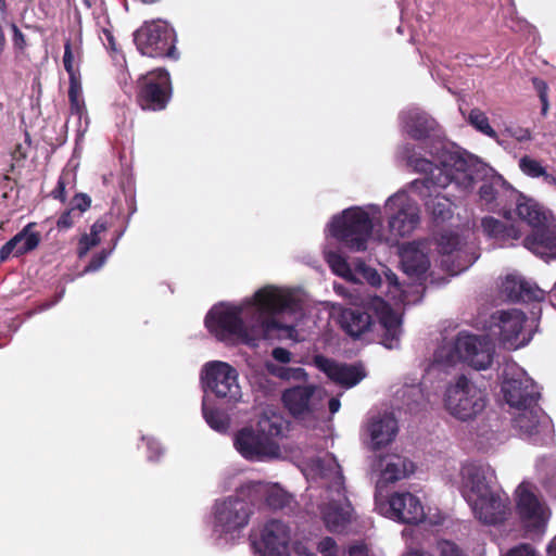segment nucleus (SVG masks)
Returning a JSON list of instances; mask_svg holds the SVG:
<instances>
[{"instance_id": "obj_14", "label": "nucleus", "mask_w": 556, "mask_h": 556, "mask_svg": "<svg viewBox=\"0 0 556 556\" xmlns=\"http://www.w3.org/2000/svg\"><path fill=\"white\" fill-rule=\"evenodd\" d=\"M375 504L379 514L397 522L428 521L430 525H440L443 521V516L440 513L433 516L426 515L419 497L407 491L395 492L388 501H382L380 495L376 494Z\"/></svg>"}, {"instance_id": "obj_18", "label": "nucleus", "mask_w": 556, "mask_h": 556, "mask_svg": "<svg viewBox=\"0 0 556 556\" xmlns=\"http://www.w3.org/2000/svg\"><path fill=\"white\" fill-rule=\"evenodd\" d=\"M172 98L169 74L164 68L153 70L138 79V103L143 110L161 111Z\"/></svg>"}, {"instance_id": "obj_47", "label": "nucleus", "mask_w": 556, "mask_h": 556, "mask_svg": "<svg viewBox=\"0 0 556 556\" xmlns=\"http://www.w3.org/2000/svg\"><path fill=\"white\" fill-rule=\"evenodd\" d=\"M440 556H464L459 547L451 541H441L438 543Z\"/></svg>"}, {"instance_id": "obj_7", "label": "nucleus", "mask_w": 556, "mask_h": 556, "mask_svg": "<svg viewBox=\"0 0 556 556\" xmlns=\"http://www.w3.org/2000/svg\"><path fill=\"white\" fill-rule=\"evenodd\" d=\"M502 393L506 403L517 410L514 417L516 428L528 429L529 418L536 417L539 431L548 434L551 418L538 406V387L526 370L516 362L507 359L502 368Z\"/></svg>"}, {"instance_id": "obj_49", "label": "nucleus", "mask_w": 556, "mask_h": 556, "mask_svg": "<svg viewBox=\"0 0 556 556\" xmlns=\"http://www.w3.org/2000/svg\"><path fill=\"white\" fill-rule=\"evenodd\" d=\"M271 356L276 362H278L282 365L289 364L292 358L291 352H289L288 350H286L283 348H275L271 352Z\"/></svg>"}, {"instance_id": "obj_24", "label": "nucleus", "mask_w": 556, "mask_h": 556, "mask_svg": "<svg viewBox=\"0 0 556 556\" xmlns=\"http://www.w3.org/2000/svg\"><path fill=\"white\" fill-rule=\"evenodd\" d=\"M324 255L331 270L348 281L356 283L364 279L372 287L381 283L377 270L367 266L362 260L354 261L352 267L341 254L329 250L328 247L325 248Z\"/></svg>"}, {"instance_id": "obj_43", "label": "nucleus", "mask_w": 556, "mask_h": 556, "mask_svg": "<svg viewBox=\"0 0 556 556\" xmlns=\"http://www.w3.org/2000/svg\"><path fill=\"white\" fill-rule=\"evenodd\" d=\"M500 438L493 429L482 428L477 433L476 444L479 450L489 451L498 444Z\"/></svg>"}, {"instance_id": "obj_63", "label": "nucleus", "mask_w": 556, "mask_h": 556, "mask_svg": "<svg viewBox=\"0 0 556 556\" xmlns=\"http://www.w3.org/2000/svg\"><path fill=\"white\" fill-rule=\"evenodd\" d=\"M334 290L340 294H345V289L342 286H334Z\"/></svg>"}, {"instance_id": "obj_46", "label": "nucleus", "mask_w": 556, "mask_h": 556, "mask_svg": "<svg viewBox=\"0 0 556 556\" xmlns=\"http://www.w3.org/2000/svg\"><path fill=\"white\" fill-rule=\"evenodd\" d=\"M113 249L106 251V250H103L101 251L100 253H98L97 255H94L91 260V262L86 266L85 268V273H91V271H96L98 269H100L103 264L106 262L108 257L110 256V254L112 253Z\"/></svg>"}, {"instance_id": "obj_55", "label": "nucleus", "mask_w": 556, "mask_h": 556, "mask_svg": "<svg viewBox=\"0 0 556 556\" xmlns=\"http://www.w3.org/2000/svg\"><path fill=\"white\" fill-rule=\"evenodd\" d=\"M64 190H65V175H62L58 181L56 188L53 191V197L55 199L64 201L65 200Z\"/></svg>"}, {"instance_id": "obj_41", "label": "nucleus", "mask_w": 556, "mask_h": 556, "mask_svg": "<svg viewBox=\"0 0 556 556\" xmlns=\"http://www.w3.org/2000/svg\"><path fill=\"white\" fill-rule=\"evenodd\" d=\"M386 282L388 285V296L395 304H407L409 300L406 298L405 292L399 285L397 277L391 270L384 273Z\"/></svg>"}, {"instance_id": "obj_40", "label": "nucleus", "mask_w": 556, "mask_h": 556, "mask_svg": "<svg viewBox=\"0 0 556 556\" xmlns=\"http://www.w3.org/2000/svg\"><path fill=\"white\" fill-rule=\"evenodd\" d=\"M468 122L475 129H477L481 134L493 139L497 138L496 131L491 127L489 123L488 116L481 110L472 109L468 115Z\"/></svg>"}, {"instance_id": "obj_13", "label": "nucleus", "mask_w": 556, "mask_h": 556, "mask_svg": "<svg viewBox=\"0 0 556 556\" xmlns=\"http://www.w3.org/2000/svg\"><path fill=\"white\" fill-rule=\"evenodd\" d=\"M437 245L441 254V265L455 276L471 266L479 257L475 250V236L469 229L462 235L458 231H444Z\"/></svg>"}, {"instance_id": "obj_61", "label": "nucleus", "mask_w": 556, "mask_h": 556, "mask_svg": "<svg viewBox=\"0 0 556 556\" xmlns=\"http://www.w3.org/2000/svg\"><path fill=\"white\" fill-rule=\"evenodd\" d=\"M540 100L542 102V114L545 115L547 113V110H548V99H547V96L544 97V98H541Z\"/></svg>"}, {"instance_id": "obj_50", "label": "nucleus", "mask_w": 556, "mask_h": 556, "mask_svg": "<svg viewBox=\"0 0 556 556\" xmlns=\"http://www.w3.org/2000/svg\"><path fill=\"white\" fill-rule=\"evenodd\" d=\"M288 368V366L282 364H275L273 362L266 363V369L268 370V372L282 380H285L286 378Z\"/></svg>"}, {"instance_id": "obj_25", "label": "nucleus", "mask_w": 556, "mask_h": 556, "mask_svg": "<svg viewBox=\"0 0 556 556\" xmlns=\"http://www.w3.org/2000/svg\"><path fill=\"white\" fill-rule=\"evenodd\" d=\"M400 127L404 134L415 140L438 136V123L426 111L417 106L403 110L399 116Z\"/></svg>"}, {"instance_id": "obj_48", "label": "nucleus", "mask_w": 556, "mask_h": 556, "mask_svg": "<svg viewBox=\"0 0 556 556\" xmlns=\"http://www.w3.org/2000/svg\"><path fill=\"white\" fill-rule=\"evenodd\" d=\"M307 374L301 367H289L285 380L288 381H306Z\"/></svg>"}, {"instance_id": "obj_56", "label": "nucleus", "mask_w": 556, "mask_h": 556, "mask_svg": "<svg viewBox=\"0 0 556 556\" xmlns=\"http://www.w3.org/2000/svg\"><path fill=\"white\" fill-rule=\"evenodd\" d=\"M533 86L539 92L540 99L547 96V85L544 80L540 78H533Z\"/></svg>"}, {"instance_id": "obj_34", "label": "nucleus", "mask_w": 556, "mask_h": 556, "mask_svg": "<svg viewBox=\"0 0 556 556\" xmlns=\"http://www.w3.org/2000/svg\"><path fill=\"white\" fill-rule=\"evenodd\" d=\"M106 230V224L103 220H97L90 228L89 233L80 237L78 243V256L84 257L87 253L98 245L101 241V235Z\"/></svg>"}, {"instance_id": "obj_8", "label": "nucleus", "mask_w": 556, "mask_h": 556, "mask_svg": "<svg viewBox=\"0 0 556 556\" xmlns=\"http://www.w3.org/2000/svg\"><path fill=\"white\" fill-rule=\"evenodd\" d=\"M381 207L369 204L365 207H349L329 222L326 232L351 251H365L374 222L380 219Z\"/></svg>"}, {"instance_id": "obj_36", "label": "nucleus", "mask_w": 556, "mask_h": 556, "mask_svg": "<svg viewBox=\"0 0 556 556\" xmlns=\"http://www.w3.org/2000/svg\"><path fill=\"white\" fill-rule=\"evenodd\" d=\"M396 397L412 409L413 404H419L424 401L425 394L419 383H404L403 387L396 391Z\"/></svg>"}, {"instance_id": "obj_37", "label": "nucleus", "mask_w": 556, "mask_h": 556, "mask_svg": "<svg viewBox=\"0 0 556 556\" xmlns=\"http://www.w3.org/2000/svg\"><path fill=\"white\" fill-rule=\"evenodd\" d=\"M68 78H70L68 98H70V103H71V110L73 113H76L80 116L85 109V103H84V98H83V88H81V83H80V75L68 76Z\"/></svg>"}, {"instance_id": "obj_60", "label": "nucleus", "mask_w": 556, "mask_h": 556, "mask_svg": "<svg viewBox=\"0 0 556 556\" xmlns=\"http://www.w3.org/2000/svg\"><path fill=\"white\" fill-rule=\"evenodd\" d=\"M547 556H556V536L552 540L547 547Z\"/></svg>"}, {"instance_id": "obj_45", "label": "nucleus", "mask_w": 556, "mask_h": 556, "mask_svg": "<svg viewBox=\"0 0 556 556\" xmlns=\"http://www.w3.org/2000/svg\"><path fill=\"white\" fill-rule=\"evenodd\" d=\"M317 551L320 553L321 556H338L339 555V547L337 545V542L330 536L323 538L318 542Z\"/></svg>"}, {"instance_id": "obj_29", "label": "nucleus", "mask_w": 556, "mask_h": 556, "mask_svg": "<svg viewBox=\"0 0 556 556\" xmlns=\"http://www.w3.org/2000/svg\"><path fill=\"white\" fill-rule=\"evenodd\" d=\"M516 213L518 217L527 223L532 230L546 226L553 220L549 211L544 208L539 202L521 194H516Z\"/></svg>"}, {"instance_id": "obj_26", "label": "nucleus", "mask_w": 556, "mask_h": 556, "mask_svg": "<svg viewBox=\"0 0 556 556\" xmlns=\"http://www.w3.org/2000/svg\"><path fill=\"white\" fill-rule=\"evenodd\" d=\"M240 494L252 504L264 502L268 507L278 509L285 507L290 496L277 483L251 481L240 488Z\"/></svg>"}, {"instance_id": "obj_5", "label": "nucleus", "mask_w": 556, "mask_h": 556, "mask_svg": "<svg viewBox=\"0 0 556 556\" xmlns=\"http://www.w3.org/2000/svg\"><path fill=\"white\" fill-rule=\"evenodd\" d=\"M455 484L482 523L497 525L509 516V497L496 483L495 472L490 465L475 462L464 464Z\"/></svg>"}, {"instance_id": "obj_19", "label": "nucleus", "mask_w": 556, "mask_h": 556, "mask_svg": "<svg viewBox=\"0 0 556 556\" xmlns=\"http://www.w3.org/2000/svg\"><path fill=\"white\" fill-rule=\"evenodd\" d=\"M517 509L529 529L541 531L549 519V509L538 496L536 489L529 482H522L516 489Z\"/></svg>"}, {"instance_id": "obj_59", "label": "nucleus", "mask_w": 556, "mask_h": 556, "mask_svg": "<svg viewBox=\"0 0 556 556\" xmlns=\"http://www.w3.org/2000/svg\"><path fill=\"white\" fill-rule=\"evenodd\" d=\"M403 556H431L429 553H426L420 549H412L407 553H405Z\"/></svg>"}, {"instance_id": "obj_12", "label": "nucleus", "mask_w": 556, "mask_h": 556, "mask_svg": "<svg viewBox=\"0 0 556 556\" xmlns=\"http://www.w3.org/2000/svg\"><path fill=\"white\" fill-rule=\"evenodd\" d=\"M486 406L485 393L465 376L451 383L444 394L446 412L459 421L477 418Z\"/></svg>"}, {"instance_id": "obj_57", "label": "nucleus", "mask_w": 556, "mask_h": 556, "mask_svg": "<svg viewBox=\"0 0 556 556\" xmlns=\"http://www.w3.org/2000/svg\"><path fill=\"white\" fill-rule=\"evenodd\" d=\"M326 402L328 403L329 413L331 415H333L337 412H339V409L341 407V403H340V400L338 397H330V399L327 397Z\"/></svg>"}, {"instance_id": "obj_11", "label": "nucleus", "mask_w": 556, "mask_h": 556, "mask_svg": "<svg viewBox=\"0 0 556 556\" xmlns=\"http://www.w3.org/2000/svg\"><path fill=\"white\" fill-rule=\"evenodd\" d=\"M245 496L240 492L215 502L212 510L213 533L225 542H231L240 536L248 526L251 509Z\"/></svg>"}, {"instance_id": "obj_31", "label": "nucleus", "mask_w": 556, "mask_h": 556, "mask_svg": "<svg viewBox=\"0 0 556 556\" xmlns=\"http://www.w3.org/2000/svg\"><path fill=\"white\" fill-rule=\"evenodd\" d=\"M413 182L414 181H412L410 184H413ZM429 187H430L429 189H422L424 192L426 193V195H424V198H430L434 193H437V194L434 195V198L432 200H429L426 202V206H427L428 211L432 214V216L437 220L444 222V220L448 219L452 216L451 200L447 199L446 197H441L438 193V190H440L441 188L433 187L431 184H429ZM409 188L412 191L416 192L419 197L422 198V195L419 193V191L417 189L413 188L412 185H409Z\"/></svg>"}, {"instance_id": "obj_44", "label": "nucleus", "mask_w": 556, "mask_h": 556, "mask_svg": "<svg viewBox=\"0 0 556 556\" xmlns=\"http://www.w3.org/2000/svg\"><path fill=\"white\" fill-rule=\"evenodd\" d=\"M142 442L146 443L147 446V458L149 462H159L160 458L164 455V447L162 444L154 439L153 437L142 435Z\"/></svg>"}, {"instance_id": "obj_22", "label": "nucleus", "mask_w": 556, "mask_h": 556, "mask_svg": "<svg viewBox=\"0 0 556 556\" xmlns=\"http://www.w3.org/2000/svg\"><path fill=\"white\" fill-rule=\"evenodd\" d=\"M430 245L427 241H412L400 248L402 270L412 280L422 282L430 268Z\"/></svg>"}, {"instance_id": "obj_3", "label": "nucleus", "mask_w": 556, "mask_h": 556, "mask_svg": "<svg viewBox=\"0 0 556 556\" xmlns=\"http://www.w3.org/2000/svg\"><path fill=\"white\" fill-rule=\"evenodd\" d=\"M526 319V315L516 308L493 313L486 326V337L462 331L455 339L444 340L434 351L427 374L445 372L460 362L477 370L489 368L494 355L492 340L509 350L528 344L530 338L523 332Z\"/></svg>"}, {"instance_id": "obj_30", "label": "nucleus", "mask_w": 556, "mask_h": 556, "mask_svg": "<svg viewBox=\"0 0 556 556\" xmlns=\"http://www.w3.org/2000/svg\"><path fill=\"white\" fill-rule=\"evenodd\" d=\"M34 223L26 225L23 230L16 233L0 250V260L4 261L10 255L20 256L36 249L40 242V236L31 231Z\"/></svg>"}, {"instance_id": "obj_28", "label": "nucleus", "mask_w": 556, "mask_h": 556, "mask_svg": "<svg viewBox=\"0 0 556 556\" xmlns=\"http://www.w3.org/2000/svg\"><path fill=\"white\" fill-rule=\"evenodd\" d=\"M522 244L545 262L556 260V224L554 219L546 226L532 230L531 235L523 239Z\"/></svg>"}, {"instance_id": "obj_53", "label": "nucleus", "mask_w": 556, "mask_h": 556, "mask_svg": "<svg viewBox=\"0 0 556 556\" xmlns=\"http://www.w3.org/2000/svg\"><path fill=\"white\" fill-rule=\"evenodd\" d=\"M349 556H369V552L365 544L355 543L350 546Z\"/></svg>"}, {"instance_id": "obj_58", "label": "nucleus", "mask_w": 556, "mask_h": 556, "mask_svg": "<svg viewBox=\"0 0 556 556\" xmlns=\"http://www.w3.org/2000/svg\"><path fill=\"white\" fill-rule=\"evenodd\" d=\"M296 553L303 556H316L313 552L308 551L306 547L298 545L295 547Z\"/></svg>"}, {"instance_id": "obj_4", "label": "nucleus", "mask_w": 556, "mask_h": 556, "mask_svg": "<svg viewBox=\"0 0 556 556\" xmlns=\"http://www.w3.org/2000/svg\"><path fill=\"white\" fill-rule=\"evenodd\" d=\"M300 468L307 479L320 480L323 491L317 509L326 529L342 533L354 520V509L346 495L344 478L336 457L327 452L304 459Z\"/></svg>"}, {"instance_id": "obj_27", "label": "nucleus", "mask_w": 556, "mask_h": 556, "mask_svg": "<svg viewBox=\"0 0 556 556\" xmlns=\"http://www.w3.org/2000/svg\"><path fill=\"white\" fill-rule=\"evenodd\" d=\"M314 363L330 380L346 389L358 384L366 377L361 365L342 364L320 355L314 358Z\"/></svg>"}, {"instance_id": "obj_52", "label": "nucleus", "mask_w": 556, "mask_h": 556, "mask_svg": "<svg viewBox=\"0 0 556 556\" xmlns=\"http://www.w3.org/2000/svg\"><path fill=\"white\" fill-rule=\"evenodd\" d=\"M507 556H536L534 549L527 544H521L513 549H510Z\"/></svg>"}, {"instance_id": "obj_54", "label": "nucleus", "mask_w": 556, "mask_h": 556, "mask_svg": "<svg viewBox=\"0 0 556 556\" xmlns=\"http://www.w3.org/2000/svg\"><path fill=\"white\" fill-rule=\"evenodd\" d=\"M73 224H74V222H73L71 212L63 213L56 223V225L60 229H68L73 226Z\"/></svg>"}, {"instance_id": "obj_51", "label": "nucleus", "mask_w": 556, "mask_h": 556, "mask_svg": "<svg viewBox=\"0 0 556 556\" xmlns=\"http://www.w3.org/2000/svg\"><path fill=\"white\" fill-rule=\"evenodd\" d=\"M507 131L509 132L511 138L516 139L519 142L531 140V132L527 128H509L507 129Z\"/></svg>"}, {"instance_id": "obj_20", "label": "nucleus", "mask_w": 556, "mask_h": 556, "mask_svg": "<svg viewBox=\"0 0 556 556\" xmlns=\"http://www.w3.org/2000/svg\"><path fill=\"white\" fill-rule=\"evenodd\" d=\"M397 432V420L393 413L388 410L371 413L364 427L365 442L372 451L391 444Z\"/></svg>"}, {"instance_id": "obj_21", "label": "nucleus", "mask_w": 556, "mask_h": 556, "mask_svg": "<svg viewBox=\"0 0 556 556\" xmlns=\"http://www.w3.org/2000/svg\"><path fill=\"white\" fill-rule=\"evenodd\" d=\"M414 464L404 456L386 454L376 456L371 464L372 472L378 475L376 494L399 480L405 479L414 472Z\"/></svg>"}, {"instance_id": "obj_32", "label": "nucleus", "mask_w": 556, "mask_h": 556, "mask_svg": "<svg viewBox=\"0 0 556 556\" xmlns=\"http://www.w3.org/2000/svg\"><path fill=\"white\" fill-rule=\"evenodd\" d=\"M481 227L488 237L503 243L514 244V241L521 238V232L515 226L506 227L501 220L491 216L482 218Z\"/></svg>"}, {"instance_id": "obj_62", "label": "nucleus", "mask_w": 556, "mask_h": 556, "mask_svg": "<svg viewBox=\"0 0 556 556\" xmlns=\"http://www.w3.org/2000/svg\"><path fill=\"white\" fill-rule=\"evenodd\" d=\"M61 298V294L58 296V299L51 303H46L42 305L41 309H47V308H50L52 305H54Z\"/></svg>"}, {"instance_id": "obj_10", "label": "nucleus", "mask_w": 556, "mask_h": 556, "mask_svg": "<svg viewBox=\"0 0 556 556\" xmlns=\"http://www.w3.org/2000/svg\"><path fill=\"white\" fill-rule=\"evenodd\" d=\"M388 219V235L377 231L376 239L390 244L401 238L410 236L419 226L420 210L406 190L397 191L389 197L384 204Z\"/></svg>"}, {"instance_id": "obj_16", "label": "nucleus", "mask_w": 556, "mask_h": 556, "mask_svg": "<svg viewBox=\"0 0 556 556\" xmlns=\"http://www.w3.org/2000/svg\"><path fill=\"white\" fill-rule=\"evenodd\" d=\"M201 381L206 393L210 392L229 402H237L241 397L238 371L228 363L207 362L202 368Z\"/></svg>"}, {"instance_id": "obj_64", "label": "nucleus", "mask_w": 556, "mask_h": 556, "mask_svg": "<svg viewBox=\"0 0 556 556\" xmlns=\"http://www.w3.org/2000/svg\"><path fill=\"white\" fill-rule=\"evenodd\" d=\"M123 232L118 233L115 241H114V244H113V249L115 248V245L117 244V241L121 239Z\"/></svg>"}, {"instance_id": "obj_33", "label": "nucleus", "mask_w": 556, "mask_h": 556, "mask_svg": "<svg viewBox=\"0 0 556 556\" xmlns=\"http://www.w3.org/2000/svg\"><path fill=\"white\" fill-rule=\"evenodd\" d=\"M202 412L205 421L213 430L220 433L227 432L230 422L228 415L222 410L212 408L206 395L203 397Z\"/></svg>"}, {"instance_id": "obj_39", "label": "nucleus", "mask_w": 556, "mask_h": 556, "mask_svg": "<svg viewBox=\"0 0 556 556\" xmlns=\"http://www.w3.org/2000/svg\"><path fill=\"white\" fill-rule=\"evenodd\" d=\"M80 56V47L78 45L73 46L70 41H67L64 46L63 64L68 76L80 75L77 67V63L79 62Z\"/></svg>"}, {"instance_id": "obj_23", "label": "nucleus", "mask_w": 556, "mask_h": 556, "mask_svg": "<svg viewBox=\"0 0 556 556\" xmlns=\"http://www.w3.org/2000/svg\"><path fill=\"white\" fill-rule=\"evenodd\" d=\"M290 528L280 520L268 521L254 547L260 556H289Z\"/></svg>"}, {"instance_id": "obj_42", "label": "nucleus", "mask_w": 556, "mask_h": 556, "mask_svg": "<svg viewBox=\"0 0 556 556\" xmlns=\"http://www.w3.org/2000/svg\"><path fill=\"white\" fill-rule=\"evenodd\" d=\"M519 167L521 172L529 177H543L546 181L552 179V176L546 173L542 164L530 156H522L519 161Z\"/></svg>"}, {"instance_id": "obj_17", "label": "nucleus", "mask_w": 556, "mask_h": 556, "mask_svg": "<svg viewBox=\"0 0 556 556\" xmlns=\"http://www.w3.org/2000/svg\"><path fill=\"white\" fill-rule=\"evenodd\" d=\"M137 49L150 58L169 56L175 53V33L163 21L144 23L134 35Z\"/></svg>"}, {"instance_id": "obj_35", "label": "nucleus", "mask_w": 556, "mask_h": 556, "mask_svg": "<svg viewBox=\"0 0 556 556\" xmlns=\"http://www.w3.org/2000/svg\"><path fill=\"white\" fill-rule=\"evenodd\" d=\"M526 285L517 275H507L501 285V292L511 301H518L523 298Z\"/></svg>"}, {"instance_id": "obj_1", "label": "nucleus", "mask_w": 556, "mask_h": 556, "mask_svg": "<svg viewBox=\"0 0 556 556\" xmlns=\"http://www.w3.org/2000/svg\"><path fill=\"white\" fill-rule=\"evenodd\" d=\"M303 316L301 290L268 285L240 304L213 306L205 317V326L219 341L256 346L261 340L279 333L292 338Z\"/></svg>"}, {"instance_id": "obj_6", "label": "nucleus", "mask_w": 556, "mask_h": 556, "mask_svg": "<svg viewBox=\"0 0 556 556\" xmlns=\"http://www.w3.org/2000/svg\"><path fill=\"white\" fill-rule=\"evenodd\" d=\"M346 294L353 305L362 306L366 311L348 309L339 304H332L331 314H339V324L342 329L351 337L359 338L372 326L370 311L377 316L383 330L382 344L389 350L397 349L402 334V320L390 304L380 296L364 295L358 288L346 291Z\"/></svg>"}, {"instance_id": "obj_15", "label": "nucleus", "mask_w": 556, "mask_h": 556, "mask_svg": "<svg viewBox=\"0 0 556 556\" xmlns=\"http://www.w3.org/2000/svg\"><path fill=\"white\" fill-rule=\"evenodd\" d=\"M326 399V390L315 384L292 387L282 393L286 408L304 422L324 417Z\"/></svg>"}, {"instance_id": "obj_38", "label": "nucleus", "mask_w": 556, "mask_h": 556, "mask_svg": "<svg viewBox=\"0 0 556 556\" xmlns=\"http://www.w3.org/2000/svg\"><path fill=\"white\" fill-rule=\"evenodd\" d=\"M536 417L529 418L527 421V425L529 427L528 429L517 428L520 431V434L532 442L533 444H547L552 441L553 437V425L551 424V430L548 434H543L541 431H539Z\"/></svg>"}, {"instance_id": "obj_2", "label": "nucleus", "mask_w": 556, "mask_h": 556, "mask_svg": "<svg viewBox=\"0 0 556 556\" xmlns=\"http://www.w3.org/2000/svg\"><path fill=\"white\" fill-rule=\"evenodd\" d=\"M399 156L414 172L425 175L422 179H415L412 184L422 197L426 195L422 189H429V184L438 188L454 185L462 198L481 181V205L492 212H503L506 210L507 199L516 195L515 190L501 176H488L490 169L475 156L463 154L442 140H435L424 153L416 151L410 144H404L399 149Z\"/></svg>"}, {"instance_id": "obj_9", "label": "nucleus", "mask_w": 556, "mask_h": 556, "mask_svg": "<svg viewBox=\"0 0 556 556\" xmlns=\"http://www.w3.org/2000/svg\"><path fill=\"white\" fill-rule=\"evenodd\" d=\"M283 420L276 414H264L257 428H243L237 432L233 444L238 453L251 462H267L280 456V447L275 438L283 431Z\"/></svg>"}]
</instances>
